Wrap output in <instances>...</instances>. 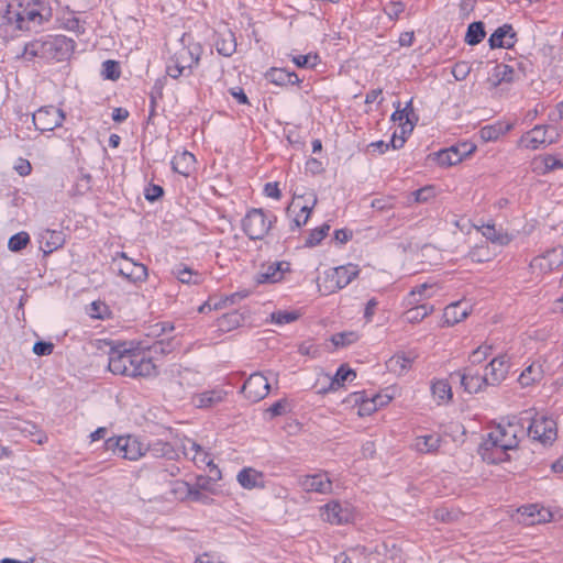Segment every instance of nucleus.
Segmentation results:
<instances>
[{"instance_id":"nucleus-23","label":"nucleus","mask_w":563,"mask_h":563,"mask_svg":"<svg viewBox=\"0 0 563 563\" xmlns=\"http://www.w3.org/2000/svg\"><path fill=\"white\" fill-rule=\"evenodd\" d=\"M288 269L289 264L286 262L272 263L257 275V283H277L283 279L284 273Z\"/></svg>"},{"instance_id":"nucleus-6","label":"nucleus","mask_w":563,"mask_h":563,"mask_svg":"<svg viewBox=\"0 0 563 563\" xmlns=\"http://www.w3.org/2000/svg\"><path fill=\"white\" fill-rule=\"evenodd\" d=\"M395 106L396 110L391 114V121L397 123L398 129L394 131L390 141H396L397 139L406 141L415 128L413 119L417 120L412 108V100H409L402 109L399 101Z\"/></svg>"},{"instance_id":"nucleus-64","label":"nucleus","mask_w":563,"mask_h":563,"mask_svg":"<svg viewBox=\"0 0 563 563\" xmlns=\"http://www.w3.org/2000/svg\"><path fill=\"white\" fill-rule=\"evenodd\" d=\"M188 495H189L190 499L194 501H200L202 504H208L210 500V498L206 494L200 492V489H198V488L189 487Z\"/></svg>"},{"instance_id":"nucleus-50","label":"nucleus","mask_w":563,"mask_h":563,"mask_svg":"<svg viewBox=\"0 0 563 563\" xmlns=\"http://www.w3.org/2000/svg\"><path fill=\"white\" fill-rule=\"evenodd\" d=\"M413 201L417 203H422L429 201L434 197V187L433 186H424L418 190H415L410 194Z\"/></svg>"},{"instance_id":"nucleus-26","label":"nucleus","mask_w":563,"mask_h":563,"mask_svg":"<svg viewBox=\"0 0 563 563\" xmlns=\"http://www.w3.org/2000/svg\"><path fill=\"white\" fill-rule=\"evenodd\" d=\"M515 80V69L506 64H497L494 69L489 81L494 88L504 82H512Z\"/></svg>"},{"instance_id":"nucleus-40","label":"nucleus","mask_w":563,"mask_h":563,"mask_svg":"<svg viewBox=\"0 0 563 563\" xmlns=\"http://www.w3.org/2000/svg\"><path fill=\"white\" fill-rule=\"evenodd\" d=\"M433 311V306L429 303L419 305L410 308L406 311L405 316L409 322H420L427 316H429Z\"/></svg>"},{"instance_id":"nucleus-62","label":"nucleus","mask_w":563,"mask_h":563,"mask_svg":"<svg viewBox=\"0 0 563 563\" xmlns=\"http://www.w3.org/2000/svg\"><path fill=\"white\" fill-rule=\"evenodd\" d=\"M62 243H63V238L60 236V234L52 232L49 235V240H47V242H46L48 250H44V252L51 253V252H53V250L60 246Z\"/></svg>"},{"instance_id":"nucleus-14","label":"nucleus","mask_w":563,"mask_h":563,"mask_svg":"<svg viewBox=\"0 0 563 563\" xmlns=\"http://www.w3.org/2000/svg\"><path fill=\"white\" fill-rule=\"evenodd\" d=\"M184 453L186 456H189L191 453V459L196 464H206L209 467L211 473V478L220 479L221 472L218 466L210 459L209 454L202 450V448L195 442L194 440L187 439L183 444Z\"/></svg>"},{"instance_id":"nucleus-38","label":"nucleus","mask_w":563,"mask_h":563,"mask_svg":"<svg viewBox=\"0 0 563 563\" xmlns=\"http://www.w3.org/2000/svg\"><path fill=\"white\" fill-rule=\"evenodd\" d=\"M520 511L522 512V515H526V516L532 518V520L530 522L531 525L545 522L552 516L550 511L544 510V509H539L538 505L525 506L520 509Z\"/></svg>"},{"instance_id":"nucleus-43","label":"nucleus","mask_w":563,"mask_h":563,"mask_svg":"<svg viewBox=\"0 0 563 563\" xmlns=\"http://www.w3.org/2000/svg\"><path fill=\"white\" fill-rule=\"evenodd\" d=\"M330 230V225L324 223L320 228L312 230L307 238L305 245L312 247L318 245L327 235Z\"/></svg>"},{"instance_id":"nucleus-11","label":"nucleus","mask_w":563,"mask_h":563,"mask_svg":"<svg viewBox=\"0 0 563 563\" xmlns=\"http://www.w3.org/2000/svg\"><path fill=\"white\" fill-rule=\"evenodd\" d=\"M65 119V113L54 106L40 108L33 113V123L41 132L53 131Z\"/></svg>"},{"instance_id":"nucleus-63","label":"nucleus","mask_w":563,"mask_h":563,"mask_svg":"<svg viewBox=\"0 0 563 563\" xmlns=\"http://www.w3.org/2000/svg\"><path fill=\"white\" fill-rule=\"evenodd\" d=\"M377 410L376 400L365 399L362 400V404L360 406V415H371L372 412Z\"/></svg>"},{"instance_id":"nucleus-28","label":"nucleus","mask_w":563,"mask_h":563,"mask_svg":"<svg viewBox=\"0 0 563 563\" xmlns=\"http://www.w3.org/2000/svg\"><path fill=\"white\" fill-rule=\"evenodd\" d=\"M317 203V198H313V202L311 207L308 206H299L295 201L290 203V206L287 208V214L290 216L291 212L295 211V208H299V213H297L292 220H291V229H299L301 225L306 224L310 213L312 211L313 206Z\"/></svg>"},{"instance_id":"nucleus-58","label":"nucleus","mask_w":563,"mask_h":563,"mask_svg":"<svg viewBox=\"0 0 563 563\" xmlns=\"http://www.w3.org/2000/svg\"><path fill=\"white\" fill-rule=\"evenodd\" d=\"M544 136H545V131L543 130V128L536 126L533 130H531L530 132L522 135L520 141H531V142L544 141Z\"/></svg>"},{"instance_id":"nucleus-33","label":"nucleus","mask_w":563,"mask_h":563,"mask_svg":"<svg viewBox=\"0 0 563 563\" xmlns=\"http://www.w3.org/2000/svg\"><path fill=\"white\" fill-rule=\"evenodd\" d=\"M486 35L485 25L482 21L472 22L467 26V31L465 34V42L471 45L479 44Z\"/></svg>"},{"instance_id":"nucleus-51","label":"nucleus","mask_w":563,"mask_h":563,"mask_svg":"<svg viewBox=\"0 0 563 563\" xmlns=\"http://www.w3.org/2000/svg\"><path fill=\"white\" fill-rule=\"evenodd\" d=\"M405 3L400 1H390L384 7V12L390 20H396L405 11Z\"/></svg>"},{"instance_id":"nucleus-2","label":"nucleus","mask_w":563,"mask_h":563,"mask_svg":"<svg viewBox=\"0 0 563 563\" xmlns=\"http://www.w3.org/2000/svg\"><path fill=\"white\" fill-rule=\"evenodd\" d=\"M108 349L109 355L108 368L113 374L123 376L137 377L151 376L155 373L156 367L151 357L144 353L132 352L126 349L119 350L111 342H102L99 349Z\"/></svg>"},{"instance_id":"nucleus-22","label":"nucleus","mask_w":563,"mask_h":563,"mask_svg":"<svg viewBox=\"0 0 563 563\" xmlns=\"http://www.w3.org/2000/svg\"><path fill=\"white\" fill-rule=\"evenodd\" d=\"M266 79L277 86L298 85L301 79L295 71H289L285 68H271L266 73Z\"/></svg>"},{"instance_id":"nucleus-31","label":"nucleus","mask_w":563,"mask_h":563,"mask_svg":"<svg viewBox=\"0 0 563 563\" xmlns=\"http://www.w3.org/2000/svg\"><path fill=\"white\" fill-rule=\"evenodd\" d=\"M481 232L487 240L499 245H507L511 241V236L508 233L497 230L494 224L483 225Z\"/></svg>"},{"instance_id":"nucleus-61","label":"nucleus","mask_w":563,"mask_h":563,"mask_svg":"<svg viewBox=\"0 0 563 563\" xmlns=\"http://www.w3.org/2000/svg\"><path fill=\"white\" fill-rule=\"evenodd\" d=\"M164 194V190L161 186L158 185H150L146 189H145V198L148 200V201H155L157 200L158 198H161Z\"/></svg>"},{"instance_id":"nucleus-20","label":"nucleus","mask_w":563,"mask_h":563,"mask_svg":"<svg viewBox=\"0 0 563 563\" xmlns=\"http://www.w3.org/2000/svg\"><path fill=\"white\" fill-rule=\"evenodd\" d=\"M300 485L307 492L328 494L332 490V482L325 473L307 475L301 478Z\"/></svg>"},{"instance_id":"nucleus-37","label":"nucleus","mask_w":563,"mask_h":563,"mask_svg":"<svg viewBox=\"0 0 563 563\" xmlns=\"http://www.w3.org/2000/svg\"><path fill=\"white\" fill-rule=\"evenodd\" d=\"M432 395L434 398H437L440 402H448L452 399V389L450 384L444 380L440 379L432 384L431 386Z\"/></svg>"},{"instance_id":"nucleus-34","label":"nucleus","mask_w":563,"mask_h":563,"mask_svg":"<svg viewBox=\"0 0 563 563\" xmlns=\"http://www.w3.org/2000/svg\"><path fill=\"white\" fill-rule=\"evenodd\" d=\"M468 312L461 302H454L449 305L444 309V319L449 324H455L463 321L467 317Z\"/></svg>"},{"instance_id":"nucleus-19","label":"nucleus","mask_w":563,"mask_h":563,"mask_svg":"<svg viewBox=\"0 0 563 563\" xmlns=\"http://www.w3.org/2000/svg\"><path fill=\"white\" fill-rule=\"evenodd\" d=\"M214 46L220 55L231 57L236 52V38L234 33L228 27L216 31Z\"/></svg>"},{"instance_id":"nucleus-13","label":"nucleus","mask_w":563,"mask_h":563,"mask_svg":"<svg viewBox=\"0 0 563 563\" xmlns=\"http://www.w3.org/2000/svg\"><path fill=\"white\" fill-rule=\"evenodd\" d=\"M563 264V246H556L550 249L539 256H536L530 267L533 272L547 274L555 268H559Z\"/></svg>"},{"instance_id":"nucleus-39","label":"nucleus","mask_w":563,"mask_h":563,"mask_svg":"<svg viewBox=\"0 0 563 563\" xmlns=\"http://www.w3.org/2000/svg\"><path fill=\"white\" fill-rule=\"evenodd\" d=\"M223 393L220 390H210L205 391L197 396L196 398V406L199 408H208L213 406L214 404H218L222 401L223 399Z\"/></svg>"},{"instance_id":"nucleus-49","label":"nucleus","mask_w":563,"mask_h":563,"mask_svg":"<svg viewBox=\"0 0 563 563\" xmlns=\"http://www.w3.org/2000/svg\"><path fill=\"white\" fill-rule=\"evenodd\" d=\"M292 62L300 68H313L319 62L317 54L297 55L292 57Z\"/></svg>"},{"instance_id":"nucleus-52","label":"nucleus","mask_w":563,"mask_h":563,"mask_svg":"<svg viewBox=\"0 0 563 563\" xmlns=\"http://www.w3.org/2000/svg\"><path fill=\"white\" fill-rule=\"evenodd\" d=\"M492 353V346L490 345H481L476 350L472 352L470 355V362L472 364H479L483 361H485Z\"/></svg>"},{"instance_id":"nucleus-8","label":"nucleus","mask_w":563,"mask_h":563,"mask_svg":"<svg viewBox=\"0 0 563 563\" xmlns=\"http://www.w3.org/2000/svg\"><path fill=\"white\" fill-rule=\"evenodd\" d=\"M530 420L531 422L527 428V434L544 445L552 444L556 439L555 421L548 417L537 418L532 415Z\"/></svg>"},{"instance_id":"nucleus-53","label":"nucleus","mask_w":563,"mask_h":563,"mask_svg":"<svg viewBox=\"0 0 563 563\" xmlns=\"http://www.w3.org/2000/svg\"><path fill=\"white\" fill-rule=\"evenodd\" d=\"M538 163L543 165V173L554 170L556 168H562L563 163L559 158L552 155L543 156Z\"/></svg>"},{"instance_id":"nucleus-4","label":"nucleus","mask_w":563,"mask_h":563,"mask_svg":"<svg viewBox=\"0 0 563 563\" xmlns=\"http://www.w3.org/2000/svg\"><path fill=\"white\" fill-rule=\"evenodd\" d=\"M360 269L357 265L347 264L327 271L318 282V289L322 295H330L346 287L357 277Z\"/></svg>"},{"instance_id":"nucleus-56","label":"nucleus","mask_w":563,"mask_h":563,"mask_svg":"<svg viewBox=\"0 0 563 563\" xmlns=\"http://www.w3.org/2000/svg\"><path fill=\"white\" fill-rule=\"evenodd\" d=\"M54 345L51 342L37 341L33 345V352L38 356L49 355Z\"/></svg>"},{"instance_id":"nucleus-24","label":"nucleus","mask_w":563,"mask_h":563,"mask_svg":"<svg viewBox=\"0 0 563 563\" xmlns=\"http://www.w3.org/2000/svg\"><path fill=\"white\" fill-rule=\"evenodd\" d=\"M236 479L239 484L246 489L262 488L264 487V475L263 473L252 468L245 467L239 472Z\"/></svg>"},{"instance_id":"nucleus-32","label":"nucleus","mask_w":563,"mask_h":563,"mask_svg":"<svg viewBox=\"0 0 563 563\" xmlns=\"http://www.w3.org/2000/svg\"><path fill=\"white\" fill-rule=\"evenodd\" d=\"M543 377V369L540 364L532 363L519 376L521 386H530L533 383L540 382Z\"/></svg>"},{"instance_id":"nucleus-42","label":"nucleus","mask_w":563,"mask_h":563,"mask_svg":"<svg viewBox=\"0 0 563 563\" xmlns=\"http://www.w3.org/2000/svg\"><path fill=\"white\" fill-rule=\"evenodd\" d=\"M404 143H368L366 146L365 153L371 156H379L389 150H399L401 148Z\"/></svg>"},{"instance_id":"nucleus-47","label":"nucleus","mask_w":563,"mask_h":563,"mask_svg":"<svg viewBox=\"0 0 563 563\" xmlns=\"http://www.w3.org/2000/svg\"><path fill=\"white\" fill-rule=\"evenodd\" d=\"M101 74L106 79L117 80L121 75L119 63L112 59L103 62Z\"/></svg>"},{"instance_id":"nucleus-30","label":"nucleus","mask_w":563,"mask_h":563,"mask_svg":"<svg viewBox=\"0 0 563 563\" xmlns=\"http://www.w3.org/2000/svg\"><path fill=\"white\" fill-rule=\"evenodd\" d=\"M412 358L405 354H396L386 362V367L396 375L405 374L411 367Z\"/></svg>"},{"instance_id":"nucleus-9","label":"nucleus","mask_w":563,"mask_h":563,"mask_svg":"<svg viewBox=\"0 0 563 563\" xmlns=\"http://www.w3.org/2000/svg\"><path fill=\"white\" fill-rule=\"evenodd\" d=\"M112 265L121 276L132 283L142 282L147 276L146 266L132 261L124 252L119 253L118 256L113 258Z\"/></svg>"},{"instance_id":"nucleus-36","label":"nucleus","mask_w":563,"mask_h":563,"mask_svg":"<svg viewBox=\"0 0 563 563\" xmlns=\"http://www.w3.org/2000/svg\"><path fill=\"white\" fill-rule=\"evenodd\" d=\"M173 274L177 277V279L183 284H194L197 285L201 282V275L198 272L192 271L190 267L185 266L183 264L176 266L173 269Z\"/></svg>"},{"instance_id":"nucleus-21","label":"nucleus","mask_w":563,"mask_h":563,"mask_svg":"<svg viewBox=\"0 0 563 563\" xmlns=\"http://www.w3.org/2000/svg\"><path fill=\"white\" fill-rule=\"evenodd\" d=\"M321 517L324 521L330 523L340 525L347 522L351 517V512L346 507H343L339 501L328 503L321 512Z\"/></svg>"},{"instance_id":"nucleus-46","label":"nucleus","mask_w":563,"mask_h":563,"mask_svg":"<svg viewBox=\"0 0 563 563\" xmlns=\"http://www.w3.org/2000/svg\"><path fill=\"white\" fill-rule=\"evenodd\" d=\"M87 313L95 319H104L110 314V310L103 301L97 300L89 305Z\"/></svg>"},{"instance_id":"nucleus-54","label":"nucleus","mask_w":563,"mask_h":563,"mask_svg":"<svg viewBox=\"0 0 563 563\" xmlns=\"http://www.w3.org/2000/svg\"><path fill=\"white\" fill-rule=\"evenodd\" d=\"M471 71V65L467 62H459L453 66L452 74L456 80H463Z\"/></svg>"},{"instance_id":"nucleus-59","label":"nucleus","mask_w":563,"mask_h":563,"mask_svg":"<svg viewBox=\"0 0 563 563\" xmlns=\"http://www.w3.org/2000/svg\"><path fill=\"white\" fill-rule=\"evenodd\" d=\"M91 188V176L89 174H81L80 178L76 184V192L84 195Z\"/></svg>"},{"instance_id":"nucleus-55","label":"nucleus","mask_w":563,"mask_h":563,"mask_svg":"<svg viewBox=\"0 0 563 563\" xmlns=\"http://www.w3.org/2000/svg\"><path fill=\"white\" fill-rule=\"evenodd\" d=\"M288 407V402L286 399H280L276 402H274L268 409L267 412L271 415L272 418L282 416L286 413Z\"/></svg>"},{"instance_id":"nucleus-41","label":"nucleus","mask_w":563,"mask_h":563,"mask_svg":"<svg viewBox=\"0 0 563 563\" xmlns=\"http://www.w3.org/2000/svg\"><path fill=\"white\" fill-rule=\"evenodd\" d=\"M355 377L356 373L343 364L338 368L331 382V389H336L338 387L343 386L345 382L353 380Z\"/></svg>"},{"instance_id":"nucleus-27","label":"nucleus","mask_w":563,"mask_h":563,"mask_svg":"<svg viewBox=\"0 0 563 563\" xmlns=\"http://www.w3.org/2000/svg\"><path fill=\"white\" fill-rule=\"evenodd\" d=\"M440 435L433 433L417 437L413 446L420 453H434L440 448Z\"/></svg>"},{"instance_id":"nucleus-10","label":"nucleus","mask_w":563,"mask_h":563,"mask_svg":"<svg viewBox=\"0 0 563 563\" xmlns=\"http://www.w3.org/2000/svg\"><path fill=\"white\" fill-rule=\"evenodd\" d=\"M475 151V143H454L449 148L438 151L435 159L441 166H452L462 162L464 157L472 155Z\"/></svg>"},{"instance_id":"nucleus-29","label":"nucleus","mask_w":563,"mask_h":563,"mask_svg":"<svg viewBox=\"0 0 563 563\" xmlns=\"http://www.w3.org/2000/svg\"><path fill=\"white\" fill-rule=\"evenodd\" d=\"M512 128L509 123L498 122L493 125H486L481 129L482 141H497Z\"/></svg>"},{"instance_id":"nucleus-44","label":"nucleus","mask_w":563,"mask_h":563,"mask_svg":"<svg viewBox=\"0 0 563 563\" xmlns=\"http://www.w3.org/2000/svg\"><path fill=\"white\" fill-rule=\"evenodd\" d=\"M358 340V334L353 331L349 332H340L332 335L331 341L332 343L339 347L347 346Z\"/></svg>"},{"instance_id":"nucleus-18","label":"nucleus","mask_w":563,"mask_h":563,"mask_svg":"<svg viewBox=\"0 0 563 563\" xmlns=\"http://www.w3.org/2000/svg\"><path fill=\"white\" fill-rule=\"evenodd\" d=\"M508 362L505 356L494 357L490 363L485 367V377L489 386H496L500 384L507 376Z\"/></svg>"},{"instance_id":"nucleus-35","label":"nucleus","mask_w":563,"mask_h":563,"mask_svg":"<svg viewBox=\"0 0 563 563\" xmlns=\"http://www.w3.org/2000/svg\"><path fill=\"white\" fill-rule=\"evenodd\" d=\"M531 419V411H525L522 412V416L517 417L512 416L509 417L507 420V423L505 424L508 430H512V433H515L518 438V442L520 441V438L526 434V427L525 421H528Z\"/></svg>"},{"instance_id":"nucleus-3","label":"nucleus","mask_w":563,"mask_h":563,"mask_svg":"<svg viewBox=\"0 0 563 563\" xmlns=\"http://www.w3.org/2000/svg\"><path fill=\"white\" fill-rule=\"evenodd\" d=\"M517 446V435L512 433V430H508L504 423H499L483 441L481 450L484 460L497 463L504 461L503 455H507L508 450H514Z\"/></svg>"},{"instance_id":"nucleus-25","label":"nucleus","mask_w":563,"mask_h":563,"mask_svg":"<svg viewBox=\"0 0 563 563\" xmlns=\"http://www.w3.org/2000/svg\"><path fill=\"white\" fill-rule=\"evenodd\" d=\"M195 155L188 151L176 154L172 159L173 170L183 176H189L195 169Z\"/></svg>"},{"instance_id":"nucleus-1","label":"nucleus","mask_w":563,"mask_h":563,"mask_svg":"<svg viewBox=\"0 0 563 563\" xmlns=\"http://www.w3.org/2000/svg\"><path fill=\"white\" fill-rule=\"evenodd\" d=\"M42 0H16L0 10V31L14 36L16 32H30L42 25Z\"/></svg>"},{"instance_id":"nucleus-15","label":"nucleus","mask_w":563,"mask_h":563,"mask_svg":"<svg viewBox=\"0 0 563 563\" xmlns=\"http://www.w3.org/2000/svg\"><path fill=\"white\" fill-rule=\"evenodd\" d=\"M457 377L465 391L475 394L482 390L484 386H488L487 377L479 375L473 367L467 366L462 372H454L451 378Z\"/></svg>"},{"instance_id":"nucleus-16","label":"nucleus","mask_w":563,"mask_h":563,"mask_svg":"<svg viewBox=\"0 0 563 563\" xmlns=\"http://www.w3.org/2000/svg\"><path fill=\"white\" fill-rule=\"evenodd\" d=\"M190 56V59L197 65L199 63V47H196L194 51L183 47L179 52H177L172 59L173 64H168L166 71L167 75L172 78H178L184 74V70L187 68H191V64L180 63L179 59H186L187 56Z\"/></svg>"},{"instance_id":"nucleus-60","label":"nucleus","mask_w":563,"mask_h":563,"mask_svg":"<svg viewBox=\"0 0 563 563\" xmlns=\"http://www.w3.org/2000/svg\"><path fill=\"white\" fill-rule=\"evenodd\" d=\"M324 170L323 163L317 158H309L306 163V172L319 175Z\"/></svg>"},{"instance_id":"nucleus-45","label":"nucleus","mask_w":563,"mask_h":563,"mask_svg":"<svg viewBox=\"0 0 563 563\" xmlns=\"http://www.w3.org/2000/svg\"><path fill=\"white\" fill-rule=\"evenodd\" d=\"M30 243V235L22 231L14 235H12L9 240L8 246L10 251L12 252H19L26 247V245Z\"/></svg>"},{"instance_id":"nucleus-7","label":"nucleus","mask_w":563,"mask_h":563,"mask_svg":"<svg viewBox=\"0 0 563 563\" xmlns=\"http://www.w3.org/2000/svg\"><path fill=\"white\" fill-rule=\"evenodd\" d=\"M106 449L130 461L144 455L141 442L132 437L109 438L106 440Z\"/></svg>"},{"instance_id":"nucleus-48","label":"nucleus","mask_w":563,"mask_h":563,"mask_svg":"<svg viewBox=\"0 0 563 563\" xmlns=\"http://www.w3.org/2000/svg\"><path fill=\"white\" fill-rule=\"evenodd\" d=\"M271 318L272 322L283 325L296 321L299 313L296 311H276L272 313Z\"/></svg>"},{"instance_id":"nucleus-5","label":"nucleus","mask_w":563,"mask_h":563,"mask_svg":"<svg viewBox=\"0 0 563 563\" xmlns=\"http://www.w3.org/2000/svg\"><path fill=\"white\" fill-rule=\"evenodd\" d=\"M275 221L276 216L266 214L263 209H252L243 218L242 228L251 240H262Z\"/></svg>"},{"instance_id":"nucleus-57","label":"nucleus","mask_w":563,"mask_h":563,"mask_svg":"<svg viewBox=\"0 0 563 563\" xmlns=\"http://www.w3.org/2000/svg\"><path fill=\"white\" fill-rule=\"evenodd\" d=\"M394 198L387 197V198H376L372 201L371 206L375 210L378 211H385L389 210L394 207Z\"/></svg>"},{"instance_id":"nucleus-17","label":"nucleus","mask_w":563,"mask_h":563,"mask_svg":"<svg viewBox=\"0 0 563 563\" xmlns=\"http://www.w3.org/2000/svg\"><path fill=\"white\" fill-rule=\"evenodd\" d=\"M517 42V33L511 24H504L497 27L489 36L488 44L494 48H511Z\"/></svg>"},{"instance_id":"nucleus-12","label":"nucleus","mask_w":563,"mask_h":563,"mask_svg":"<svg viewBox=\"0 0 563 563\" xmlns=\"http://www.w3.org/2000/svg\"><path fill=\"white\" fill-rule=\"evenodd\" d=\"M241 393L251 401L257 402L269 393L268 377L262 373H253L245 380Z\"/></svg>"}]
</instances>
